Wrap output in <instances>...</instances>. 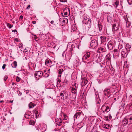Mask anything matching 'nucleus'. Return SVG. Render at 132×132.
<instances>
[{"label": "nucleus", "instance_id": "obj_9", "mask_svg": "<svg viewBox=\"0 0 132 132\" xmlns=\"http://www.w3.org/2000/svg\"><path fill=\"white\" fill-rule=\"evenodd\" d=\"M72 55V53L71 52L68 53L67 54H65V57L66 60H69L71 58Z\"/></svg>", "mask_w": 132, "mask_h": 132}, {"label": "nucleus", "instance_id": "obj_64", "mask_svg": "<svg viewBox=\"0 0 132 132\" xmlns=\"http://www.w3.org/2000/svg\"><path fill=\"white\" fill-rule=\"evenodd\" d=\"M131 106H132V104L131 105Z\"/></svg>", "mask_w": 132, "mask_h": 132}, {"label": "nucleus", "instance_id": "obj_33", "mask_svg": "<svg viewBox=\"0 0 132 132\" xmlns=\"http://www.w3.org/2000/svg\"><path fill=\"white\" fill-rule=\"evenodd\" d=\"M63 82L64 83V84H65V85L67 84L68 83V80L66 79H64L63 81Z\"/></svg>", "mask_w": 132, "mask_h": 132}, {"label": "nucleus", "instance_id": "obj_21", "mask_svg": "<svg viewBox=\"0 0 132 132\" xmlns=\"http://www.w3.org/2000/svg\"><path fill=\"white\" fill-rule=\"evenodd\" d=\"M119 0H116L113 3V5L115 8H117L119 4Z\"/></svg>", "mask_w": 132, "mask_h": 132}, {"label": "nucleus", "instance_id": "obj_16", "mask_svg": "<svg viewBox=\"0 0 132 132\" xmlns=\"http://www.w3.org/2000/svg\"><path fill=\"white\" fill-rule=\"evenodd\" d=\"M113 46L114 44L111 42H109L108 44V48L109 50H112Z\"/></svg>", "mask_w": 132, "mask_h": 132}, {"label": "nucleus", "instance_id": "obj_5", "mask_svg": "<svg viewBox=\"0 0 132 132\" xmlns=\"http://www.w3.org/2000/svg\"><path fill=\"white\" fill-rule=\"evenodd\" d=\"M60 96L61 98L63 100H65L68 97V94L67 93L64 91H62L60 93Z\"/></svg>", "mask_w": 132, "mask_h": 132}, {"label": "nucleus", "instance_id": "obj_35", "mask_svg": "<svg viewBox=\"0 0 132 132\" xmlns=\"http://www.w3.org/2000/svg\"><path fill=\"white\" fill-rule=\"evenodd\" d=\"M21 80V78H20L18 76H17L16 78V81L18 82H19Z\"/></svg>", "mask_w": 132, "mask_h": 132}, {"label": "nucleus", "instance_id": "obj_57", "mask_svg": "<svg viewBox=\"0 0 132 132\" xmlns=\"http://www.w3.org/2000/svg\"><path fill=\"white\" fill-rule=\"evenodd\" d=\"M128 81H131V80L130 78L129 79H128Z\"/></svg>", "mask_w": 132, "mask_h": 132}, {"label": "nucleus", "instance_id": "obj_8", "mask_svg": "<svg viewBox=\"0 0 132 132\" xmlns=\"http://www.w3.org/2000/svg\"><path fill=\"white\" fill-rule=\"evenodd\" d=\"M104 94L106 96L109 97L111 95L110 90L108 89H106L103 91Z\"/></svg>", "mask_w": 132, "mask_h": 132}, {"label": "nucleus", "instance_id": "obj_12", "mask_svg": "<svg viewBox=\"0 0 132 132\" xmlns=\"http://www.w3.org/2000/svg\"><path fill=\"white\" fill-rule=\"evenodd\" d=\"M88 82V81L86 78H84L83 79H82V81L81 84V85L83 86H85Z\"/></svg>", "mask_w": 132, "mask_h": 132}, {"label": "nucleus", "instance_id": "obj_32", "mask_svg": "<svg viewBox=\"0 0 132 132\" xmlns=\"http://www.w3.org/2000/svg\"><path fill=\"white\" fill-rule=\"evenodd\" d=\"M103 116H104V118H105V120L106 121H108L109 120V119H108V116H107L105 115V114L103 115Z\"/></svg>", "mask_w": 132, "mask_h": 132}, {"label": "nucleus", "instance_id": "obj_46", "mask_svg": "<svg viewBox=\"0 0 132 132\" xmlns=\"http://www.w3.org/2000/svg\"><path fill=\"white\" fill-rule=\"evenodd\" d=\"M22 44H19V48H20L21 47H22Z\"/></svg>", "mask_w": 132, "mask_h": 132}, {"label": "nucleus", "instance_id": "obj_27", "mask_svg": "<svg viewBox=\"0 0 132 132\" xmlns=\"http://www.w3.org/2000/svg\"><path fill=\"white\" fill-rule=\"evenodd\" d=\"M77 89L73 88H72V89H71L72 92L74 94H75L77 93Z\"/></svg>", "mask_w": 132, "mask_h": 132}, {"label": "nucleus", "instance_id": "obj_37", "mask_svg": "<svg viewBox=\"0 0 132 132\" xmlns=\"http://www.w3.org/2000/svg\"><path fill=\"white\" fill-rule=\"evenodd\" d=\"M8 77L6 76L5 75L4 78V81H6L7 79L8 78Z\"/></svg>", "mask_w": 132, "mask_h": 132}, {"label": "nucleus", "instance_id": "obj_36", "mask_svg": "<svg viewBox=\"0 0 132 132\" xmlns=\"http://www.w3.org/2000/svg\"><path fill=\"white\" fill-rule=\"evenodd\" d=\"M36 41H37L38 40V38L36 36V35H34V37H32Z\"/></svg>", "mask_w": 132, "mask_h": 132}, {"label": "nucleus", "instance_id": "obj_52", "mask_svg": "<svg viewBox=\"0 0 132 132\" xmlns=\"http://www.w3.org/2000/svg\"><path fill=\"white\" fill-rule=\"evenodd\" d=\"M15 40L17 42H18L19 41L18 39L17 38H15Z\"/></svg>", "mask_w": 132, "mask_h": 132}, {"label": "nucleus", "instance_id": "obj_23", "mask_svg": "<svg viewBox=\"0 0 132 132\" xmlns=\"http://www.w3.org/2000/svg\"><path fill=\"white\" fill-rule=\"evenodd\" d=\"M101 42L102 43L105 42L106 40V38L103 36H101L100 37Z\"/></svg>", "mask_w": 132, "mask_h": 132}, {"label": "nucleus", "instance_id": "obj_41", "mask_svg": "<svg viewBox=\"0 0 132 132\" xmlns=\"http://www.w3.org/2000/svg\"><path fill=\"white\" fill-rule=\"evenodd\" d=\"M61 2H67V0H60Z\"/></svg>", "mask_w": 132, "mask_h": 132}, {"label": "nucleus", "instance_id": "obj_18", "mask_svg": "<svg viewBox=\"0 0 132 132\" xmlns=\"http://www.w3.org/2000/svg\"><path fill=\"white\" fill-rule=\"evenodd\" d=\"M112 30H113L115 31H117L118 29V26L116 24H114L113 25L112 24Z\"/></svg>", "mask_w": 132, "mask_h": 132}, {"label": "nucleus", "instance_id": "obj_24", "mask_svg": "<svg viewBox=\"0 0 132 132\" xmlns=\"http://www.w3.org/2000/svg\"><path fill=\"white\" fill-rule=\"evenodd\" d=\"M63 70L62 69H59L58 71V73L59 75H58V76L59 77H61V74L62 73V72L63 71Z\"/></svg>", "mask_w": 132, "mask_h": 132}, {"label": "nucleus", "instance_id": "obj_30", "mask_svg": "<svg viewBox=\"0 0 132 132\" xmlns=\"http://www.w3.org/2000/svg\"><path fill=\"white\" fill-rule=\"evenodd\" d=\"M110 127V126L108 124L106 125H103V128L106 129H108Z\"/></svg>", "mask_w": 132, "mask_h": 132}, {"label": "nucleus", "instance_id": "obj_58", "mask_svg": "<svg viewBox=\"0 0 132 132\" xmlns=\"http://www.w3.org/2000/svg\"><path fill=\"white\" fill-rule=\"evenodd\" d=\"M3 102V101H0V102H1V103H2V102Z\"/></svg>", "mask_w": 132, "mask_h": 132}, {"label": "nucleus", "instance_id": "obj_15", "mask_svg": "<svg viewBox=\"0 0 132 132\" xmlns=\"http://www.w3.org/2000/svg\"><path fill=\"white\" fill-rule=\"evenodd\" d=\"M56 123L58 126H61L62 124V119L59 118V119H56Z\"/></svg>", "mask_w": 132, "mask_h": 132}, {"label": "nucleus", "instance_id": "obj_38", "mask_svg": "<svg viewBox=\"0 0 132 132\" xmlns=\"http://www.w3.org/2000/svg\"><path fill=\"white\" fill-rule=\"evenodd\" d=\"M127 1L129 5L132 4V0H127Z\"/></svg>", "mask_w": 132, "mask_h": 132}, {"label": "nucleus", "instance_id": "obj_29", "mask_svg": "<svg viewBox=\"0 0 132 132\" xmlns=\"http://www.w3.org/2000/svg\"><path fill=\"white\" fill-rule=\"evenodd\" d=\"M76 114L78 116V118L80 116L81 114H83V113L81 111L80 112H78L76 113Z\"/></svg>", "mask_w": 132, "mask_h": 132}, {"label": "nucleus", "instance_id": "obj_49", "mask_svg": "<svg viewBox=\"0 0 132 132\" xmlns=\"http://www.w3.org/2000/svg\"><path fill=\"white\" fill-rule=\"evenodd\" d=\"M19 18L21 19H22L23 18V16L22 15H21L20 16Z\"/></svg>", "mask_w": 132, "mask_h": 132}, {"label": "nucleus", "instance_id": "obj_3", "mask_svg": "<svg viewBox=\"0 0 132 132\" xmlns=\"http://www.w3.org/2000/svg\"><path fill=\"white\" fill-rule=\"evenodd\" d=\"M108 103H105L102 105L101 110L103 112V115L106 114L110 111L109 107L107 105Z\"/></svg>", "mask_w": 132, "mask_h": 132}, {"label": "nucleus", "instance_id": "obj_60", "mask_svg": "<svg viewBox=\"0 0 132 132\" xmlns=\"http://www.w3.org/2000/svg\"><path fill=\"white\" fill-rule=\"evenodd\" d=\"M28 92H26V93L27 94H28Z\"/></svg>", "mask_w": 132, "mask_h": 132}, {"label": "nucleus", "instance_id": "obj_45", "mask_svg": "<svg viewBox=\"0 0 132 132\" xmlns=\"http://www.w3.org/2000/svg\"><path fill=\"white\" fill-rule=\"evenodd\" d=\"M109 116L108 117L109 118V120H111L112 118V116L110 114H109Z\"/></svg>", "mask_w": 132, "mask_h": 132}, {"label": "nucleus", "instance_id": "obj_20", "mask_svg": "<svg viewBox=\"0 0 132 132\" xmlns=\"http://www.w3.org/2000/svg\"><path fill=\"white\" fill-rule=\"evenodd\" d=\"M36 105V104L32 102H31L29 104V109H31L33 108Z\"/></svg>", "mask_w": 132, "mask_h": 132}, {"label": "nucleus", "instance_id": "obj_50", "mask_svg": "<svg viewBox=\"0 0 132 132\" xmlns=\"http://www.w3.org/2000/svg\"><path fill=\"white\" fill-rule=\"evenodd\" d=\"M65 54H66L65 53V51H64L63 52V54H62V56H64V55H65Z\"/></svg>", "mask_w": 132, "mask_h": 132}, {"label": "nucleus", "instance_id": "obj_39", "mask_svg": "<svg viewBox=\"0 0 132 132\" xmlns=\"http://www.w3.org/2000/svg\"><path fill=\"white\" fill-rule=\"evenodd\" d=\"M78 118V116H77V115L76 114L74 116V120H75V119H76L77 117Z\"/></svg>", "mask_w": 132, "mask_h": 132}, {"label": "nucleus", "instance_id": "obj_48", "mask_svg": "<svg viewBox=\"0 0 132 132\" xmlns=\"http://www.w3.org/2000/svg\"><path fill=\"white\" fill-rule=\"evenodd\" d=\"M30 7V5H29L28 7H27V9H29Z\"/></svg>", "mask_w": 132, "mask_h": 132}, {"label": "nucleus", "instance_id": "obj_19", "mask_svg": "<svg viewBox=\"0 0 132 132\" xmlns=\"http://www.w3.org/2000/svg\"><path fill=\"white\" fill-rule=\"evenodd\" d=\"M105 58L106 59V61H108L110 60L111 59L110 53H108L105 57Z\"/></svg>", "mask_w": 132, "mask_h": 132}, {"label": "nucleus", "instance_id": "obj_55", "mask_svg": "<svg viewBox=\"0 0 132 132\" xmlns=\"http://www.w3.org/2000/svg\"><path fill=\"white\" fill-rule=\"evenodd\" d=\"M54 22V21L53 20H52V21H51L50 23H51L52 24Z\"/></svg>", "mask_w": 132, "mask_h": 132}, {"label": "nucleus", "instance_id": "obj_7", "mask_svg": "<svg viewBox=\"0 0 132 132\" xmlns=\"http://www.w3.org/2000/svg\"><path fill=\"white\" fill-rule=\"evenodd\" d=\"M83 22L85 24H88L89 23H90L91 20L89 18L87 17L86 16H84Z\"/></svg>", "mask_w": 132, "mask_h": 132}, {"label": "nucleus", "instance_id": "obj_34", "mask_svg": "<svg viewBox=\"0 0 132 132\" xmlns=\"http://www.w3.org/2000/svg\"><path fill=\"white\" fill-rule=\"evenodd\" d=\"M7 27L10 28H11L13 27V26L11 25L9 23H7Z\"/></svg>", "mask_w": 132, "mask_h": 132}, {"label": "nucleus", "instance_id": "obj_62", "mask_svg": "<svg viewBox=\"0 0 132 132\" xmlns=\"http://www.w3.org/2000/svg\"><path fill=\"white\" fill-rule=\"evenodd\" d=\"M114 100H116V98H114Z\"/></svg>", "mask_w": 132, "mask_h": 132}, {"label": "nucleus", "instance_id": "obj_54", "mask_svg": "<svg viewBox=\"0 0 132 132\" xmlns=\"http://www.w3.org/2000/svg\"><path fill=\"white\" fill-rule=\"evenodd\" d=\"M12 32H17V30H16V29H15V30H13V31H12Z\"/></svg>", "mask_w": 132, "mask_h": 132}, {"label": "nucleus", "instance_id": "obj_28", "mask_svg": "<svg viewBox=\"0 0 132 132\" xmlns=\"http://www.w3.org/2000/svg\"><path fill=\"white\" fill-rule=\"evenodd\" d=\"M51 62H52L51 60H47L45 61V64L46 65H47V66H48V64L51 63Z\"/></svg>", "mask_w": 132, "mask_h": 132}, {"label": "nucleus", "instance_id": "obj_47", "mask_svg": "<svg viewBox=\"0 0 132 132\" xmlns=\"http://www.w3.org/2000/svg\"><path fill=\"white\" fill-rule=\"evenodd\" d=\"M37 110L36 109H35L33 111V112L34 113H35L36 112H37V111H36Z\"/></svg>", "mask_w": 132, "mask_h": 132}, {"label": "nucleus", "instance_id": "obj_4", "mask_svg": "<svg viewBox=\"0 0 132 132\" xmlns=\"http://www.w3.org/2000/svg\"><path fill=\"white\" fill-rule=\"evenodd\" d=\"M43 72L41 71H39L36 72L34 74L36 78H40L43 75Z\"/></svg>", "mask_w": 132, "mask_h": 132}, {"label": "nucleus", "instance_id": "obj_42", "mask_svg": "<svg viewBox=\"0 0 132 132\" xmlns=\"http://www.w3.org/2000/svg\"><path fill=\"white\" fill-rule=\"evenodd\" d=\"M6 66V65L5 64H4L2 67V68L3 69H5Z\"/></svg>", "mask_w": 132, "mask_h": 132}, {"label": "nucleus", "instance_id": "obj_59", "mask_svg": "<svg viewBox=\"0 0 132 132\" xmlns=\"http://www.w3.org/2000/svg\"><path fill=\"white\" fill-rule=\"evenodd\" d=\"M13 102V101H11V103H12V102Z\"/></svg>", "mask_w": 132, "mask_h": 132}, {"label": "nucleus", "instance_id": "obj_14", "mask_svg": "<svg viewBox=\"0 0 132 132\" xmlns=\"http://www.w3.org/2000/svg\"><path fill=\"white\" fill-rule=\"evenodd\" d=\"M69 47V49H70L71 52L72 53V51H73L75 47V46L72 44H71L68 45V47Z\"/></svg>", "mask_w": 132, "mask_h": 132}, {"label": "nucleus", "instance_id": "obj_11", "mask_svg": "<svg viewBox=\"0 0 132 132\" xmlns=\"http://www.w3.org/2000/svg\"><path fill=\"white\" fill-rule=\"evenodd\" d=\"M128 121V125H129L132 124V117H130L129 116L126 117Z\"/></svg>", "mask_w": 132, "mask_h": 132}, {"label": "nucleus", "instance_id": "obj_17", "mask_svg": "<svg viewBox=\"0 0 132 132\" xmlns=\"http://www.w3.org/2000/svg\"><path fill=\"white\" fill-rule=\"evenodd\" d=\"M122 123L123 125L125 126L127 124L128 125V121L126 117L122 120Z\"/></svg>", "mask_w": 132, "mask_h": 132}, {"label": "nucleus", "instance_id": "obj_53", "mask_svg": "<svg viewBox=\"0 0 132 132\" xmlns=\"http://www.w3.org/2000/svg\"><path fill=\"white\" fill-rule=\"evenodd\" d=\"M118 51V50H117V49H115L114 50V52H116L117 51Z\"/></svg>", "mask_w": 132, "mask_h": 132}, {"label": "nucleus", "instance_id": "obj_51", "mask_svg": "<svg viewBox=\"0 0 132 132\" xmlns=\"http://www.w3.org/2000/svg\"><path fill=\"white\" fill-rule=\"evenodd\" d=\"M33 24H35L36 23V22L35 21H32Z\"/></svg>", "mask_w": 132, "mask_h": 132}, {"label": "nucleus", "instance_id": "obj_31", "mask_svg": "<svg viewBox=\"0 0 132 132\" xmlns=\"http://www.w3.org/2000/svg\"><path fill=\"white\" fill-rule=\"evenodd\" d=\"M98 28L99 30L100 31H101L102 29V26L101 25L98 24Z\"/></svg>", "mask_w": 132, "mask_h": 132}, {"label": "nucleus", "instance_id": "obj_26", "mask_svg": "<svg viewBox=\"0 0 132 132\" xmlns=\"http://www.w3.org/2000/svg\"><path fill=\"white\" fill-rule=\"evenodd\" d=\"M78 85L76 83H75L72 85V88H74L77 89L78 88Z\"/></svg>", "mask_w": 132, "mask_h": 132}, {"label": "nucleus", "instance_id": "obj_10", "mask_svg": "<svg viewBox=\"0 0 132 132\" xmlns=\"http://www.w3.org/2000/svg\"><path fill=\"white\" fill-rule=\"evenodd\" d=\"M63 12L64 15L67 16L68 15V13L69 12L70 13V10L68 8L66 7L63 10Z\"/></svg>", "mask_w": 132, "mask_h": 132}, {"label": "nucleus", "instance_id": "obj_2", "mask_svg": "<svg viewBox=\"0 0 132 132\" xmlns=\"http://www.w3.org/2000/svg\"><path fill=\"white\" fill-rule=\"evenodd\" d=\"M91 53L90 52L88 51L85 52L82 58V62L85 63H88L89 62V59Z\"/></svg>", "mask_w": 132, "mask_h": 132}, {"label": "nucleus", "instance_id": "obj_63", "mask_svg": "<svg viewBox=\"0 0 132 132\" xmlns=\"http://www.w3.org/2000/svg\"><path fill=\"white\" fill-rule=\"evenodd\" d=\"M31 125H33V123L32 124V123H31Z\"/></svg>", "mask_w": 132, "mask_h": 132}, {"label": "nucleus", "instance_id": "obj_56", "mask_svg": "<svg viewBox=\"0 0 132 132\" xmlns=\"http://www.w3.org/2000/svg\"><path fill=\"white\" fill-rule=\"evenodd\" d=\"M12 85L13 86V85H14L15 84V83L14 82H12Z\"/></svg>", "mask_w": 132, "mask_h": 132}, {"label": "nucleus", "instance_id": "obj_40", "mask_svg": "<svg viewBox=\"0 0 132 132\" xmlns=\"http://www.w3.org/2000/svg\"><path fill=\"white\" fill-rule=\"evenodd\" d=\"M35 113L36 114V118H37V117L39 116V114L38 113V112H36Z\"/></svg>", "mask_w": 132, "mask_h": 132}, {"label": "nucleus", "instance_id": "obj_44", "mask_svg": "<svg viewBox=\"0 0 132 132\" xmlns=\"http://www.w3.org/2000/svg\"><path fill=\"white\" fill-rule=\"evenodd\" d=\"M63 116L64 117V118L63 119L64 120H66L67 119V116L66 115H65V114H64Z\"/></svg>", "mask_w": 132, "mask_h": 132}, {"label": "nucleus", "instance_id": "obj_43", "mask_svg": "<svg viewBox=\"0 0 132 132\" xmlns=\"http://www.w3.org/2000/svg\"><path fill=\"white\" fill-rule=\"evenodd\" d=\"M127 63V62H124V67L125 68H126L127 67V64H125V63Z\"/></svg>", "mask_w": 132, "mask_h": 132}, {"label": "nucleus", "instance_id": "obj_13", "mask_svg": "<svg viewBox=\"0 0 132 132\" xmlns=\"http://www.w3.org/2000/svg\"><path fill=\"white\" fill-rule=\"evenodd\" d=\"M124 47V49H125L129 53L131 49V46L130 45L128 44H126L125 47Z\"/></svg>", "mask_w": 132, "mask_h": 132}, {"label": "nucleus", "instance_id": "obj_61", "mask_svg": "<svg viewBox=\"0 0 132 132\" xmlns=\"http://www.w3.org/2000/svg\"><path fill=\"white\" fill-rule=\"evenodd\" d=\"M64 21H64V20H63V22H64Z\"/></svg>", "mask_w": 132, "mask_h": 132}, {"label": "nucleus", "instance_id": "obj_22", "mask_svg": "<svg viewBox=\"0 0 132 132\" xmlns=\"http://www.w3.org/2000/svg\"><path fill=\"white\" fill-rule=\"evenodd\" d=\"M11 65L12 67L16 68L17 65V62L16 61H14L11 64Z\"/></svg>", "mask_w": 132, "mask_h": 132}, {"label": "nucleus", "instance_id": "obj_6", "mask_svg": "<svg viewBox=\"0 0 132 132\" xmlns=\"http://www.w3.org/2000/svg\"><path fill=\"white\" fill-rule=\"evenodd\" d=\"M97 45V44L96 40L94 39L91 41L90 44L91 47H90V48H94Z\"/></svg>", "mask_w": 132, "mask_h": 132}, {"label": "nucleus", "instance_id": "obj_1", "mask_svg": "<svg viewBox=\"0 0 132 132\" xmlns=\"http://www.w3.org/2000/svg\"><path fill=\"white\" fill-rule=\"evenodd\" d=\"M118 51L121 52L122 56L124 58L126 57L128 52V51L124 49V47H123L122 45L120 44H119Z\"/></svg>", "mask_w": 132, "mask_h": 132}, {"label": "nucleus", "instance_id": "obj_25", "mask_svg": "<svg viewBox=\"0 0 132 132\" xmlns=\"http://www.w3.org/2000/svg\"><path fill=\"white\" fill-rule=\"evenodd\" d=\"M99 53H101L103 52H104L105 51V50L104 48L102 47H100L98 49Z\"/></svg>", "mask_w": 132, "mask_h": 132}]
</instances>
